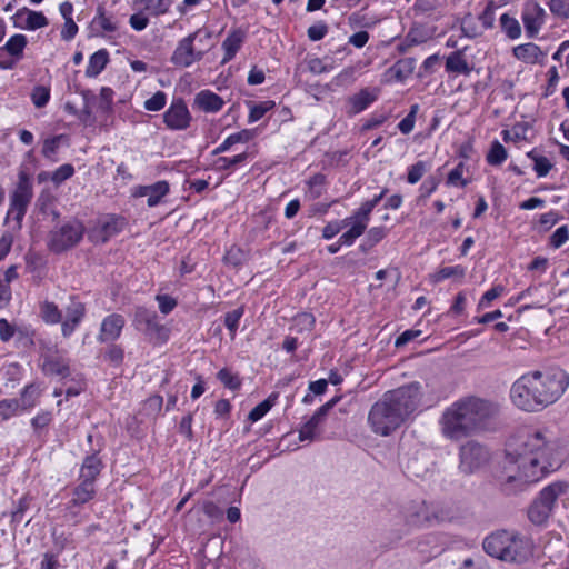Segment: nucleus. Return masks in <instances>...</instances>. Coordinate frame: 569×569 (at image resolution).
<instances>
[{
  "mask_svg": "<svg viewBox=\"0 0 569 569\" xmlns=\"http://www.w3.org/2000/svg\"><path fill=\"white\" fill-rule=\"evenodd\" d=\"M503 140L506 142L512 140L515 142L528 141L533 136L532 127L527 123H517L510 130H503Z\"/></svg>",
  "mask_w": 569,
  "mask_h": 569,
  "instance_id": "nucleus-30",
  "label": "nucleus"
},
{
  "mask_svg": "<svg viewBox=\"0 0 569 569\" xmlns=\"http://www.w3.org/2000/svg\"><path fill=\"white\" fill-rule=\"evenodd\" d=\"M495 10H496L495 1L490 0L488 2L487 7L485 8V10L482 11V13L478 17L477 20L480 22V24H481L480 29L482 31L493 27Z\"/></svg>",
  "mask_w": 569,
  "mask_h": 569,
  "instance_id": "nucleus-49",
  "label": "nucleus"
},
{
  "mask_svg": "<svg viewBox=\"0 0 569 569\" xmlns=\"http://www.w3.org/2000/svg\"><path fill=\"white\" fill-rule=\"evenodd\" d=\"M569 238V230L567 226L559 227L551 236L549 243L552 248H560Z\"/></svg>",
  "mask_w": 569,
  "mask_h": 569,
  "instance_id": "nucleus-60",
  "label": "nucleus"
},
{
  "mask_svg": "<svg viewBox=\"0 0 569 569\" xmlns=\"http://www.w3.org/2000/svg\"><path fill=\"white\" fill-rule=\"evenodd\" d=\"M466 269L462 266H450L440 268L433 276L436 282L443 281L449 278H463Z\"/></svg>",
  "mask_w": 569,
  "mask_h": 569,
  "instance_id": "nucleus-45",
  "label": "nucleus"
},
{
  "mask_svg": "<svg viewBox=\"0 0 569 569\" xmlns=\"http://www.w3.org/2000/svg\"><path fill=\"white\" fill-rule=\"evenodd\" d=\"M103 469V462L97 452L86 456L80 468L79 480L96 483L97 478Z\"/></svg>",
  "mask_w": 569,
  "mask_h": 569,
  "instance_id": "nucleus-24",
  "label": "nucleus"
},
{
  "mask_svg": "<svg viewBox=\"0 0 569 569\" xmlns=\"http://www.w3.org/2000/svg\"><path fill=\"white\" fill-rule=\"evenodd\" d=\"M387 191L388 189L383 188L380 193L376 194L372 199L362 202L361 206L352 212V219H355V224L357 226L355 229L356 233L359 230H362L363 232L366 231L372 210L385 198Z\"/></svg>",
  "mask_w": 569,
  "mask_h": 569,
  "instance_id": "nucleus-21",
  "label": "nucleus"
},
{
  "mask_svg": "<svg viewBox=\"0 0 569 569\" xmlns=\"http://www.w3.org/2000/svg\"><path fill=\"white\" fill-rule=\"evenodd\" d=\"M243 307H239L230 312H227L224 316V326L230 332V336L233 338L239 328L240 319L243 316Z\"/></svg>",
  "mask_w": 569,
  "mask_h": 569,
  "instance_id": "nucleus-47",
  "label": "nucleus"
},
{
  "mask_svg": "<svg viewBox=\"0 0 569 569\" xmlns=\"http://www.w3.org/2000/svg\"><path fill=\"white\" fill-rule=\"evenodd\" d=\"M549 9L553 14L569 19V0H550Z\"/></svg>",
  "mask_w": 569,
  "mask_h": 569,
  "instance_id": "nucleus-61",
  "label": "nucleus"
},
{
  "mask_svg": "<svg viewBox=\"0 0 569 569\" xmlns=\"http://www.w3.org/2000/svg\"><path fill=\"white\" fill-rule=\"evenodd\" d=\"M41 317L44 322L56 325L61 322L62 315L58 306L51 301H44L40 306Z\"/></svg>",
  "mask_w": 569,
  "mask_h": 569,
  "instance_id": "nucleus-39",
  "label": "nucleus"
},
{
  "mask_svg": "<svg viewBox=\"0 0 569 569\" xmlns=\"http://www.w3.org/2000/svg\"><path fill=\"white\" fill-rule=\"evenodd\" d=\"M428 510L429 505L426 501H410L402 505L398 512L405 529L397 536V540H400L411 529L428 528Z\"/></svg>",
  "mask_w": 569,
  "mask_h": 569,
  "instance_id": "nucleus-10",
  "label": "nucleus"
},
{
  "mask_svg": "<svg viewBox=\"0 0 569 569\" xmlns=\"http://www.w3.org/2000/svg\"><path fill=\"white\" fill-rule=\"evenodd\" d=\"M500 26L506 34L512 40L518 39L521 34L520 23L506 13L500 16Z\"/></svg>",
  "mask_w": 569,
  "mask_h": 569,
  "instance_id": "nucleus-46",
  "label": "nucleus"
},
{
  "mask_svg": "<svg viewBox=\"0 0 569 569\" xmlns=\"http://www.w3.org/2000/svg\"><path fill=\"white\" fill-rule=\"evenodd\" d=\"M532 541L518 531L500 530V561L523 563L532 555Z\"/></svg>",
  "mask_w": 569,
  "mask_h": 569,
  "instance_id": "nucleus-6",
  "label": "nucleus"
},
{
  "mask_svg": "<svg viewBox=\"0 0 569 569\" xmlns=\"http://www.w3.org/2000/svg\"><path fill=\"white\" fill-rule=\"evenodd\" d=\"M461 30L463 34L468 38H476L482 32L480 27L476 26V19L471 14H468L462 19Z\"/></svg>",
  "mask_w": 569,
  "mask_h": 569,
  "instance_id": "nucleus-59",
  "label": "nucleus"
},
{
  "mask_svg": "<svg viewBox=\"0 0 569 569\" xmlns=\"http://www.w3.org/2000/svg\"><path fill=\"white\" fill-rule=\"evenodd\" d=\"M418 109V104H412L409 113L398 123V129L401 133L408 134L413 130Z\"/></svg>",
  "mask_w": 569,
  "mask_h": 569,
  "instance_id": "nucleus-54",
  "label": "nucleus"
},
{
  "mask_svg": "<svg viewBox=\"0 0 569 569\" xmlns=\"http://www.w3.org/2000/svg\"><path fill=\"white\" fill-rule=\"evenodd\" d=\"M191 114L182 99L173 100L163 113V122L171 130H186L190 126Z\"/></svg>",
  "mask_w": 569,
  "mask_h": 569,
  "instance_id": "nucleus-16",
  "label": "nucleus"
},
{
  "mask_svg": "<svg viewBox=\"0 0 569 569\" xmlns=\"http://www.w3.org/2000/svg\"><path fill=\"white\" fill-rule=\"evenodd\" d=\"M489 460V452L482 445L468 441L460 448L459 468L463 473H472Z\"/></svg>",
  "mask_w": 569,
  "mask_h": 569,
  "instance_id": "nucleus-12",
  "label": "nucleus"
},
{
  "mask_svg": "<svg viewBox=\"0 0 569 569\" xmlns=\"http://www.w3.org/2000/svg\"><path fill=\"white\" fill-rule=\"evenodd\" d=\"M74 174V168L71 163H64L60 166L51 176V180L54 184H61L66 180L70 179Z\"/></svg>",
  "mask_w": 569,
  "mask_h": 569,
  "instance_id": "nucleus-55",
  "label": "nucleus"
},
{
  "mask_svg": "<svg viewBox=\"0 0 569 569\" xmlns=\"http://www.w3.org/2000/svg\"><path fill=\"white\" fill-rule=\"evenodd\" d=\"M104 359L113 366H120L124 359V351L122 347L111 342L104 353Z\"/></svg>",
  "mask_w": 569,
  "mask_h": 569,
  "instance_id": "nucleus-53",
  "label": "nucleus"
},
{
  "mask_svg": "<svg viewBox=\"0 0 569 569\" xmlns=\"http://www.w3.org/2000/svg\"><path fill=\"white\" fill-rule=\"evenodd\" d=\"M252 138V132L248 129H243L239 132L232 133L227 137L223 142L218 146L213 151L212 156H218L228 151L233 144L240 142H248Z\"/></svg>",
  "mask_w": 569,
  "mask_h": 569,
  "instance_id": "nucleus-35",
  "label": "nucleus"
},
{
  "mask_svg": "<svg viewBox=\"0 0 569 569\" xmlns=\"http://www.w3.org/2000/svg\"><path fill=\"white\" fill-rule=\"evenodd\" d=\"M243 42V33L241 31H233L222 42V49L224 50V57L222 63H226L233 59L236 53L239 51L241 43Z\"/></svg>",
  "mask_w": 569,
  "mask_h": 569,
  "instance_id": "nucleus-31",
  "label": "nucleus"
},
{
  "mask_svg": "<svg viewBox=\"0 0 569 569\" xmlns=\"http://www.w3.org/2000/svg\"><path fill=\"white\" fill-rule=\"evenodd\" d=\"M295 323L299 328V331L311 330L316 323L313 315L309 312H302L295 317Z\"/></svg>",
  "mask_w": 569,
  "mask_h": 569,
  "instance_id": "nucleus-64",
  "label": "nucleus"
},
{
  "mask_svg": "<svg viewBox=\"0 0 569 569\" xmlns=\"http://www.w3.org/2000/svg\"><path fill=\"white\" fill-rule=\"evenodd\" d=\"M132 326L154 345H162L169 340L170 329L159 322L154 310L142 306L137 307L133 312Z\"/></svg>",
  "mask_w": 569,
  "mask_h": 569,
  "instance_id": "nucleus-7",
  "label": "nucleus"
},
{
  "mask_svg": "<svg viewBox=\"0 0 569 569\" xmlns=\"http://www.w3.org/2000/svg\"><path fill=\"white\" fill-rule=\"evenodd\" d=\"M248 159V153L242 152L234 157H220L217 160V166L220 170H229L236 168L237 166L243 163Z\"/></svg>",
  "mask_w": 569,
  "mask_h": 569,
  "instance_id": "nucleus-51",
  "label": "nucleus"
},
{
  "mask_svg": "<svg viewBox=\"0 0 569 569\" xmlns=\"http://www.w3.org/2000/svg\"><path fill=\"white\" fill-rule=\"evenodd\" d=\"M50 99V89L44 86H36L31 92V101L37 108H43Z\"/></svg>",
  "mask_w": 569,
  "mask_h": 569,
  "instance_id": "nucleus-50",
  "label": "nucleus"
},
{
  "mask_svg": "<svg viewBox=\"0 0 569 569\" xmlns=\"http://www.w3.org/2000/svg\"><path fill=\"white\" fill-rule=\"evenodd\" d=\"M127 224V219L122 216L104 214L98 219L97 226L89 233V239L96 243H106L109 239L119 234Z\"/></svg>",
  "mask_w": 569,
  "mask_h": 569,
  "instance_id": "nucleus-11",
  "label": "nucleus"
},
{
  "mask_svg": "<svg viewBox=\"0 0 569 569\" xmlns=\"http://www.w3.org/2000/svg\"><path fill=\"white\" fill-rule=\"evenodd\" d=\"M503 481L500 492L515 496L523 492L531 483L557 470L565 453L558 442L542 431L520 428L512 432L505 442Z\"/></svg>",
  "mask_w": 569,
  "mask_h": 569,
  "instance_id": "nucleus-1",
  "label": "nucleus"
},
{
  "mask_svg": "<svg viewBox=\"0 0 569 569\" xmlns=\"http://www.w3.org/2000/svg\"><path fill=\"white\" fill-rule=\"evenodd\" d=\"M379 88H363L347 99V113L358 114L371 106L379 97Z\"/></svg>",
  "mask_w": 569,
  "mask_h": 569,
  "instance_id": "nucleus-18",
  "label": "nucleus"
},
{
  "mask_svg": "<svg viewBox=\"0 0 569 569\" xmlns=\"http://www.w3.org/2000/svg\"><path fill=\"white\" fill-rule=\"evenodd\" d=\"M250 112L248 117L249 123L257 122L276 106L274 101L271 100L262 101L260 103L250 102Z\"/></svg>",
  "mask_w": 569,
  "mask_h": 569,
  "instance_id": "nucleus-44",
  "label": "nucleus"
},
{
  "mask_svg": "<svg viewBox=\"0 0 569 569\" xmlns=\"http://www.w3.org/2000/svg\"><path fill=\"white\" fill-rule=\"evenodd\" d=\"M84 234V226L78 220L69 221L54 228L48 236V249L53 253H62L76 247Z\"/></svg>",
  "mask_w": 569,
  "mask_h": 569,
  "instance_id": "nucleus-8",
  "label": "nucleus"
},
{
  "mask_svg": "<svg viewBox=\"0 0 569 569\" xmlns=\"http://www.w3.org/2000/svg\"><path fill=\"white\" fill-rule=\"evenodd\" d=\"M13 19L16 27L32 31L47 27L49 23L47 17L42 12L33 11L26 7L19 9L13 16Z\"/></svg>",
  "mask_w": 569,
  "mask_h": 569,
  "instance_id": "nucleus-20",
  "label": "nucleus"
},
{
  "mask_svg": "<svg viewBox=\"0 0 569 569\" xmlns=\"http://www.w3.org/2000/svg\"><path fill=\"white\" fill-rule=\"evenodd\" d=\"M416 68V59L403 58L393 63L386 72L387 81L403 82L409 76L412 74Z\"/></svg>",
  "mask_w": 569,
  "mask_h": 569,
  "instance_id": "nucleus-23",
  "label": "nucleus"
},
{
  "mask_svg": "<svg viewBox=\"0 0 569 569\" xmlns=\"http://www.w3.org/2000/svg\"><path fill=\"white\" fill-rule=\"evenodd\" d=\"M569 386V376L561 369L535 370L522 375L510 388L511 402L526 412H540L557 402Z\"/></svg>",
  "mask_w": 569,
  "mask_h": 569,
  "instance_id": "nucleus-2",
  "label": "nucleus"
},
{
  "mask_svg": "<svg viewBox=\"0 0 569 569\" xmlns=\"http://www.w3.org/2000/svg\"><path fill=\"white\" fill-rule=\"evenodd\" d=\"M328 33V26L320 21L312 26H310L307 30L308 38L311 41H319L326 37Z\"/></svg>",
  "mask_w": 569,
  "mask_h": 569,
  "instance_id": "nucleus-62",
  "label": "nucleus"
},
{
  "mask_svg": "<svg viewBox=\"0 0 569 569\" xmlns=\"http://www.w3.org/2000/svg\"><path fill=\"white\" fill-rule=\"evenodd\" d=\"M451 520L450 511L439 506L429 505L428 528Z\"/></svg>",
  "mask_w": 569,
  "mask_h": 569,
  "instance_id": "nucleus-42",
  "label": "nucleus"
},
{
  "mask_svg": "<svg viewBox=\"0 0 569 569\" xmlns=\"http://www.w3.org/2000/svg\"><path fill=\"white\" fill-rule=\"evenodd\" d=\"M326 177L321 173L312 176L308 181L307 196L310 200L320 198L325 191Z\"/></svg>",
  "mask_w": 569,
  "mask_h": 569,
  "instance_id": "nucleus-40",
  "label": "nucleus"
},
{
  "mask_svg": "<svg viewBox=\"0 0 569 569\" xmlns=\"http://www.w3.org/2000/svg\"><path fill=\"white\" fill-rule=\"evenodd\" d=\"M357 226L353 223L346 232H343L338 241L336 243H332L327 247V250L329 253L335 254L337 253L342 246H352L355 241L362 236L365 232L362 230H359L357 233L355 232V229Z\"/></svg>",
  "mask_w": 569,
  "mask_h": 569,
  "instance_id": "nucleus-36",
  "label": "nucleus"
},
{
  "mask_svg": "<svg viewBox=\"0 0 569 569\" xmlns=\"http://www.w3.org/2000/svg\"><path fill=\"white\" fill-rule=\"evenodd\" d=\"M79 485L74 487L72 491V499L69 501L67 508L71 510L72 508L80 507L96 497V483L79 480Z\"/></svg>",
  "mask_w": 569,
  "mask_h": 569,
  "instance_id": "nucleus-25",
  "label": "nucleus"
},
{
  "mask_svg": "<svg viewBox=\"0 0 569 569\" xmlns=\"http://www.w3.org/2000/svg\"><path fill=\"white\" fill-rule=\"evenodd\" d=\"M512 53L518 60L529 64L537 63L545 56L540 47L532 42L515 47Z\"/></svg>",
  "mask_w": 569,
  "mask_h": 569,
  "instance_id": "nucleus-28",
  "label": "nucleus"
},
{
  "mask_svg": "<svg viewBox=\"0 0 569 569\" xmlns=\"http://www.w3.org/2000/svg\"><path fill=\"white\" fill-rule=\"evenodd\" d=\"M28 40L24 34L17 33L8 39L4 46L0 47V67L2 69H12L16 61L23 56Z\"/></svg>",
  "mask_w": 569,
  "mask_h": 569,
  "instance_id": "nucleus-15",
  "label": "nucleus"
},
{
  "mask_svg": "<svg viewBox=\"0 0 569 569\" xmlns=\"http://www.w3.org/2000/svg\"><path fill=\"white\" fill-rule=\"evenodd\" d=\"M126 325V319L120 313H111L102 319L100 325V331L97 337L98 341L101 343L104 342H114L118 340L122 333V330Z\"/></svg>",
  "mask_w": 569,
  "mask_h": 569,
  "instance_id": "nucleus-17",
  "label": "nucleus"
},
{
  "mask_svg": "<svg viewBox=\"0 0 569 569\" xmlns=\"http://www.w3.org/2000/svg\"><path fill=\"white\" fill-rule=\"evenodd\" d=\"M421 400L420 383L410 382L382 395L370 408L368 423L373 433L388 437L417 410Z\"/></svg>",
  "mask_w": 569,
  "mask_h": 569,
  "instance_id": "nucleus-3",
  "label": "nucleus"
},
{
  "mask_svg": "<svg viewBox=\"0 0 569 569\" xmlns=\"http://www.w3.org/2000/svg\"><path fill=\"white\" fill-rule=\"evenodd\" d=\"M40 389L36 383L27 385L21 390L20 399H18L20 402L21 411H28L32 409L37 405L40 398Z\"/></svg>",
  "mask_w": 569,
  "mask_h": 569,
  "instance_id": "nucleus-32",
  "label": "nucleus"
},
{
  "mask_svg": "<svg viewBox=\"0 0 569 569\" xmlns=\"http://www.w3.org/2000/svg\"><path fill=\"white\" fill-rule=\"evenodd\" d=\"M463 162H459L448 174L447 184L455 187H466L468 181L462 178Z\"/></svg>",
  "mask_w": 569,
  "mask_h": 569,
  "instance_id": "nucleus-58",
  "label": "nucleus"
},
{
  "mask_svg": "<svg viewBox=\"0 0 569 569\" xmlns=\"http://www.w3.org/2000/svg\"><path fill=\"white\" fill-rule=\"evenodd\" d=\"M194 103L204 112H218L224 102L217 93L202 90L196 96Z\"/></svg>",
  "mask_w": 569,
  "mask_h": 569,
  "instance_id": "nucleus-26",
  "label": "nucleus"
},
{
  "mask_svg": "<svg viewBox=\"0 0 569 569\" xmlns=\"http://www.w3.org/2000/svg\"><path fill=\"white\" fill-rule=\"evenodd\" d=\"M528 156L532 158L535 166L533 169L538 177H546L550 169L552 168V163L550 160L543 156H533L532 152H529Z\"/></svg>",
  "mask_w": 569,
  "mask_h": 569,
  "instance_id": "nucleus-52",
  "label": "nucleus"
},
{
  "mask_svg": "<svg viewBox=\"0 0 569 569\" xmlns=\"http://www.w3.org/2000/svg\"><path fill=\"white\" fill-rule=\"evenodd\" d=\"M446 70L457 74H469L470 68L461 51L450 53L446 59Z\"/></svg>",
  "mask_w": 569,
  "mask_h": 569,
  "instance_id": "nucleus-33",
  "label": "nucleus"
},
{
  "mask_svg": "<svg viewBox=\"0 0 569 569\" xmlns=\"http://www.w3.org/2000/svg\"><path fill=\"white\" fill-rule=\"evenodd\" d=\"M387 236L385 227H372L367 231L366 238L369 247H375Z\"/></svg>",
  "mask_w": 569,
  "mask_h": 569,
  "instance_id": "nucleus-63",
  "label": "nucleus"
},
{
  "mask_svg": "<svg viewBox=\"0 0 569 569\" xmlns=\"http://www.w3.org/2000/svg\"><path fill=\"white\" fill-rule=\"evenodd\" d=\"M567 490L565 482H553L545 487L538 497L531 502L528 508V519L536 526H542L547 522L552 513L558 498Z\"/></svg>",
  "mask_w": 569,
  "mask_h": 569,
  "instance_id": "nucleus-5",
  "label": "nucleus"
},
{
  "mask_svg": "<svg viewBox=\"0 0 569 569\" xmlns=\"http://www.w3.org/2000/svg\"><path fill=\"white\" fill-rule=\"evenodd\" d=\"M86 316V306L83 302L72 297L66 309V320L61 322L63 337H70Z\"/></svg>",
  "mask_w": 569,
  "mask_h": 569,
  "instance_id": "nucleus-19",
  "label": "nucleus"
},
{
  "mask_svg": "<svg viewBox=\"0 0 569 569\" xmlns=\"http://www.w3.org/2000/svg\"><path fill=\"white\" fill-rule=\"evenodd\" d=\"M170 191L169 183L164 180L157 181L149 186H139L134 192V197H147V204L149 207L158 206L162 198Z\"/></svg>",
  "mask_w": 569,
  "mask_h": 569,
  "instance_id": "nucleus-22",
  "label": "nucleus"
},
{
  "mask_svg": "<svg viewBox=\"0 0 569 569\" xmlns=\"http://www.w3.org/2000/svg\"><path fill=\"white\" fill-rule=\"evenodd\" d=\"M274 399L272 397H268L266 400L257 405L248 415V419L251 422H257L258 420L262 419L269 410L273 407Z\"/></svg>",
  "mask_w": 569,
  "mask_h": 569,
  "instance_id": "nucleus-48",
  "label": "nucleus"
},
{
  "mask_svg": "<svg viewBox=\"0 0 569 569\" xmlns=\"http://www.w3.org/2000/svg\"><path fill=\"white\" fill-rule=\"evenodd\" d=\"M42 370L49 376H59L66 378L70 375L69 366L61 359L47 357L42 365Z\"/></svg>",
  "mask_w": 569,
  "mask_h": 569,
  "instance_id": "nucleus-34",
  "label": "nucleus"
},
{
  "mask_svg": "<svg viewBox=\"0 0 569 569\" xmlns=\"http://www.w3.org/2000/svg\"><path fill=\"white\" fill-rule=\"evenodd\" d=\"M537 14H525L523 24L528 38H535L542 24V17L545 11L539 6L536 7Z\"/></svg>",
  "mask_w": 569,
  "mask_h": 569,
  "instance_id": "nucleus-37",
  "label": "nucleus"
},
{
  "mask_svg": "<svg viewBox=\"0 0 569 569\" xmlns=\"http://www.w3.org/2000/svg\"><path fill=\"white\" fill-rule=\"evenodd\" d=\"M91 28L97 33L114 32L118 29V22L113 16H108L103 6L97 8V13L91 21Z\"/></svg>",
  "mask_w": 569,
  "mask_h": 569,
  "instance_id": "nucleus-27",
  "label": "nucleus"
},
{
  "mask_svg": "<svg viewBox=\"0 0 569 569\" xmlns=\"http://www.w3.org/2000/svg\"><path fill=\"white\" fill-rule=\"evenodd\" d=\"M198 33L199 31L190 33L178 42L170 58V61L174 66L188 68L196 61H200L202 59L203 53L201 51H196L193 47V42L198 37Z\"/></svg>",
  "mask_w": 569,
  "mask_h": 569,
  "instance_id": "nucleus-14",
  "label": "nucleus"
},
{
  "mask_svg": "<svg viewBox=\"0 0 569 569\" xmlns=\"http://www.w3.org/2000/svg\"><path fill=\"white\" fill-rule=\"evenodd\" d=\"M340 397H333L320 408L303 423L299 429L300 441H315L320 438V426L325 422L329 411L338 403Z\"/></svg>",
  "mask_w": 569,
  "mask_h": 569,
  "instance_id": "nucleus-13",
  "label": "nucleus"
},
{
  "mask_svg": "<svg viewBox=\"0 0 569 569\" xmlns=\"http://www.w3.org/2000/svg\"><path fill=\"white\" fill-rule=\"evenodd\" d=\"M20 411V402L17 398L0 400V421L11 419L18 416Z\"/></svg>",
  "mask_w": 569,
  "mask_h": 569,
  "instance_id": "nucleus-41",
  "label": "nucleus"
},
{
  "mask_svg": "<svg viewBox=\"0 0 569 569\" xmlns=\"http://www.w3.org/2000/svg\"><path fill=\"white\" fill-rule=\"evenodd\" d=\"M33 197V184L29 173L20 170L18 174V183L10 194V208L8 217L13 216V219L21 224L23 217L27 213L28 207Z\"/></svg>",
  "mask_w": 569,
  "mask_h": 569,
  "instance_id": "nucleus-9",
  "label": "nucleus"
},
{
  "mask_svg": "<svg viewBox=\"0 0 569 569\" xmlns=\"http://www.w3.org/2000/svg\"><path fill=\"white\" fill-rule=\"evenodd\" d=\"M109 62V53L106 49H100L90 56L86 76L96 78L99 76Z\"/></svg>",
  "mask_w": 569,
  "mask_h": 569,
  "instance_id": "nucleus-29",
  "label": "nucleus"
},
{
  "mask_svg": "<svg viewBox=\"0 0 569 569\" xmlns=\"http://www.w3.org/2000/svg\"><path fill=\"white\" fill-rule=\"evenodd\" d=\"M167 94L163 91H157L151 98L144 101V109L148 111H159L164 108Z\"/></svg>",
  "mask_w": 569,
  "mask_h": 569,
  "instance_id": "nucleus-57",
  "label": "nucleus"
},
{
  "mask_svg": "<svg viewBox=\"0 0 569 569\" xmlns=\"http://www.w3.org/2000/svg\"><path fill=\"white\" fill-rule=\"evenodd\" d=\"M355 219H352V214L342 220H333L328 222L322 229V238L326 240H330L336 237L343 228L348 226H353Z\"/></svg>",
  "mask_w": 569,
  "mask_h": 569,
  "instance_id": "nucleus-38",
  "label": "nucleus"
},
{
  "mask_svg": "<svg viewBox=\"0 0 569 569\" xmlns=\"http://www.w3.org/2000/svg\"><path fill=\"white\" fill-rule=\"evenodd\" d=\"M495 411L493 403L478 397H465L448 407L441 418L442 435L460 440L488 429Z\"/></svg>",
  "mask_w": 569,
  "mask_h": 569,
  "instance_id": "nucleus-4",
  "label": "nucleus"
},
{
  "mask_svg": "<svg viewBox=\"0 0 569 569\" xmlns=\"http://www.w3.org/2000/svg\"><path fill=\"white\" fill-rule=\"evenodd\" d=\"M428 167L425 161H417L408 168L407 181L410 184L417 183L426 173Z\"/></svg>",
  "mask_w": 569,
  "mask_h": 569,
  "instance_id": "nucleus-56",
  "label": "nucleus"
},
{
  "mask_svg": "<svg viewBox=\"0 0 569 569\" xmlns=\"http://www.w3.org/2000/svg\"><path fill=\"white\" fill-rule=\"evenodd\" d=\"M218 380L230 390H239L242 381L237 373H232L230 369L222 368L217 373Z\"/></svg>",
  "mask_w": 569,
  "mask_h": 569,
  "instance_id": "nucleus-43",
  "label": "nucleus"
}]
</instances>
